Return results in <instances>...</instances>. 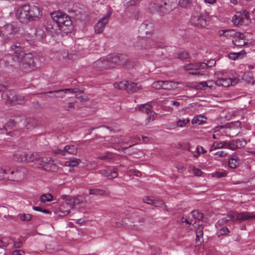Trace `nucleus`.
<instances>
[{"mask_svg": "<svg viewBox=\"0 0 255 255\" xmlns=\"http://www.w3.org/2000/svg\"><path fill=\"white\" fill-rule=\"evenodd\" d=\"M10 49L14 54V58H16L19 67L23 72H28L33 69L34 62L31 54H25L23 47L18 43L12 44Z\"/></svg>", "mask_w": 255, "mask_h": 255, "instance_id": "obj_1", "label": "nucleus"}, {"mask_svg": "<svg viewBox=\"0 0 255 255\" xmlns=\"http://www.w3.org/2000/svg\"><path fill=\"white\" fill-rule=\"evenodd\" d=\"M176 5V0H155L150 4L149 8L151 12L162 15L174 9Z\"/></svg>", "mask_w": 255, "mask_h": 255, "instance_id": "obj_2", "label": "nucleus"}, {"mask_svg": "<svg viewBox=\"0 0 255 255\" xmlns=\"http://www.w3.org/2000/svg\"><path fill=\"white\" fill-rule=\"evenodd\" d=\"M52 18H56L59 24V31L69 33L73 29L72 22L69 16L59 11L52 13Z\"/></svg>", "mask_w": 255, "mask_h": 255, "instance_id": "obj_3", "label": "nucleus"}, {"mask_svg": "<svg viewBox=\"0 0 255 255\" xmlns=\"http://www.w3.org/2000/svg\"><path fill=\"white\" fill-rule=\"evenodd\" d=\"M25 173V169L23 167H20L15 171L8 167L1 168L0 169V173L2 174L3 178L16 182L21 180L24 177Z\"/></svg>", "mask_w": 255, "mask_h": 255, "instance_id": "obj_4", "label": "nucleus"}, {"mask_svg": "<svg viewBox=\"0 0 255 255\" xmlns=\"http://www.w3.org/2000/svg\"><path fill=\"white\" fill-rule=\"evenodd\" d=\"M215 75L217 78L216 84L218 86L227 87L230 85H235L239 81V79H232L230 78H228L227 74L222 71L216 72Z\"/></svg>", "mask_w": 255, "mask_h": 255, "instance_id": "obj_5", "label": "nucleus"}, {"mask_svg": "<svg viewBox=\"0 0 255 255\" xmlns=\"http://www.w3.org/2000/svg\"><path fill=\"white\" fill-rule=\"evenodd\" d=\"M114 87L120 90H126L128 94L137 92L141 89L140 86H137L136 84L128 81L116 83L114 84Z\"/></svg>", "mask_w": 255, "mask_h": 255, "instance_id": "obj_6", "label": "nucleus"}, {"mask_svg": "<svg viewBox=\"0 0 255 255\" xmlns=\"http://www.w3.org/2000/svg\"><path fill=\"white\" fill-rule=\"evenodd\" d=\"M29 9V5H23L18 7L15 12V15L17 18L23 23H27L29 22L28 11Z\"/></svg>", "mask_w": 255, "mask_h": 255, "instance_id": "obj_7", "label": "nucleus"}, {"mask_svg": "<svg viewBox=\"0 0 255 255\" xmlns=\"http://www.w3.org/2000/svg\"><path fill=\"white\" fill-rule=\"evenodd\" d=\"M56 19H57L56 18H52V13H51V17L46 19L44 23L45 29L51 35L59 32V24Z\"/></svg>", "mask_w": 255, "mask_h": 255, "instance_id": "obj_8", "label": "nucleus"}, {"mask_svg": "<svg viewBox=\"0 0 255 255\" xmlns=\"http://www.w3.org/2000/svg\"><path fill=\"white\" fill-rule=\"evenodd\" d=\"M161 44L150 39L140 38L135 46L137 48L149 49L151 48H157Z\"/></svg>", "mask_w": 255, "mask_h": 255, "instance_id": "obj_9", "label": "nucleus"}, {"mask_svg": "<svg viewBox=\"0 0 255 255\" xmlns=\"http://www.w3.org/2000/svg\"><path fill=\"white\" fill-rule=\"evenodd\" d=\"M72 197H69L65 200V202L60 204L59 212L63 214L62 216H66L70 214V210L73 208L74 204Z\"/></svg>", "mask_w": 255, "mask_h": 255, "instance_id": "obj_10", "label": "nucleus"}, {"mask_svg": "<svg viewBox=\"0 0 255 255\" xmlns=\"http://www.w3.org/2000/svg\"><path fill=\"white\" fill-rule=\"evenodd\" d=\"M111 12L108 11L105 15L99 20L95 27L96 33H101L103 31L105 25L108 23L109 18L111 16Z\"/></svg>", "mask_w": 255, "mask_h": 255, "instance_id": "obj_11", "label": "nucleus"}, {"mask_svg": "<svg viewBox=\"0 0 255 255\" xmlns=\"http://www.w3.org/2000/svg\"><path fill=\"white\" fill-rule=\"evenodd\" d=\"M84 91L82 89H79L78 88L75 89H60L55 91H50L46 92V93H50L52 94H57L59 95H63L64 94H75L79 95L83 93Z\"/></svg>", "mask_w": 255, "mask_h": 255, "instance_id": "obj_12", "label": "nucleus"}, {"mask_svg": "<svg viewBox=\"0 0 255 255\" xmlns=\"http://www.w3.org/2000/svg\"><path fill=\"white\" fill-rule=\"evenodd\" d=\"M3 100L8 106H12L16 104H22L25 101V97H4Z\"/></svg>", "mask_w": 255, "mask_h": 255, "instance_id": "obj_13", "label": "nucleus"}, {"mask_svg": "<svg viewBox=\"0 0 255 255\" xmlns=\"http://www.w3.org/2000/svg\"><path fill=\"white\" fill-rule=\"evenodd\" d=\"M41 16L42 12L39 8L35 6L31 7L29 6L28 11L29 22L37 20L41 18Z\"/></svg>", "mask_w": 255, "mask_h": 255, "instance_id": "obj_14", "label": "nucleus"}, {"mask_svg": "<svg viewBox=\"0 0 255 255\" xmlns=\"http://www.w3.org/2000/svg\"><path fill=\"white\" fill-rule=\"evenodd\" d=\"M190 23L195 27L200 28L206 26L207 21L204 16L194 15L191 17Z\"/></svg>", "mask_w": 255, "mask_h": 255, "instance_id": "obj_15", "label": "nucleus"}, {"mask_svg": "<svg viewBox=\"0 0 255 255\" xmlns=\"http://www.w3.org/2000/svg\"><path fill=\"white\" fill-rule=\"evenodd\" d=\"M240 124V123H237L236 124H230L229 128L226 130V134L228 136L232 137L238 135L240 132V129L239 128Z\"/></svg>", "mask_w": 255, "mask_h": 255, "instance_id": "obj_16", "label": "nucleus"}, {"mask_svg": "<svg viewBox=\"0 0 255 255\" xmlns=\"http://www.w3.org/2000/svg\"><path fill=\"white\" fill-rule=\"evenodd\" d=\"M99 173L109 179L115 178L118 176V169L116 167L100 170Z\"/></svg>", "mask_w": 255, "mask_h": 255, "instance_id": "obj_17", "label": "nucleus"}, {"mask_svg": "<svg viewBox=\"0 0 255 255\" xmlns=\"http://www.w3.org/2000/svg\"><path fill=\"white\" fill-rule=\"evenodd\" d=\"M240 213L237 212H230L229 214L225 217L220 219L218 220L217 224L219 225H223L226 223H227L231 220L235 218L236 220H241V219H237V214H240Z\"/></svg>", "mask_w": 255, "mask_h": 255, "instance_id": "obj_18", "label": "nucleus"}, {"mask_svg": "<svg viewBox=\"0 0 255 255\" xmlns=\"http://www.w3.org/2000/svg\"><path fill=\"white\" fill-rule=\"evenodd\" d=\"M108 60L104 58L100 59L94 63V68L98 70H102L104 69L109 68L108 66Z\"/></svg>", "mask_w": 255, "mask_h": 255, "instance_id": "obj_19", "label": "nucleus"}, {"mask_svg": "<svg viewBox=\"0 0 255 255\" xmlns=\"http://www.w3.org/2000/svg\"><path fill=\"white\" fill-rule=\"evenodd\" d=\"M216 85V82L209 80L201 82L198 86L199 89L209 91L214 89Z\"/></svg>", "mask_w": 255, "mask_h": 255, "instance_id": "obj_20", "label": "nucleus"}, {"mask_svg": "<svg viewBox=\"0 0 255 255\" xmlns=\"http://www.w3.org/2000/svg\"><path fill=\"white\" fill-rule=\"evenodd\" d=\"M106 59L108 60L109 68H114L116 65L121 62L120 57L118 55H109Z\"/></svg>", "mask_w": 255, "mask_h": 255, "instance_id": "obj_21", "label": "nucleus"}, {"mask_svg": "<svg viewBox=\"0 0 255 255\" xmlns=\"http://www.w3.org/2000/svg\"><path fill=\"white\" fill-rule=\"evenodd\" d=\"M88 97H77V100L75 101L74 103L71 102L68 104L67 105H65L64 106V108L65 110L69 111L70 108H74L75 104H76V106L77 107H80L81 105H79L78 104L79 101L80 102H86L87 100H88Z\"/></svg>", "mask_w": 255, "mask_h": 255, "instance_id": "obj_22", "label": "nucleus"}, {"mask_svg": "<svg viewBox=\"0 0 255 255\" xmlns=\"http://www.w3.org/2000/svg\"><path fill=\"white\" fill-rule=\"evenodd\" d=\"M152 23L148 21L144 22L139 27L140 30L141 31H144L146 35L150 34L152 31Z\"/></svg>", "mask_w": 255, "mask_h": 255, "instance_id": "obj_23", "label": "nucleus"}, {"mask_svg": "<svg viewBox=\"0 0 255 255\" xmlns=\"http://www.w3.org/2000/svg\"><path fill=\"white\" fill-rule=\"evenodd\" d=\"M240 163L239 158L235 154L232 156L228 160V165L230 168L234 169L237 167Z\"/></svg>", "mask_w": 255, "mask_h": 255, "instance_id": "obj_24", "label": "nucleus"}, {"mask_svg": "<svg viewBox=\"0 0 255 255\" xmlns=\"http://www.w3.org/2000/svg\"><path fill=\"white\" fill-rule=\"evenodd\" d=\"M237 219H241L242 221L248 220L251 219L255 218V213L243 212L240 213V214H237Z\"/></svg>", "mask_w": 255, "mask_h": 255, "instance_id": "obj_25", "label": "nucleus"}, {"mask_svg": "<svg viewBox=\"0 0 255 255\" xmlns=\"http://www.w3.org/2000/svg\"><path fill=\"white\" fill-rule=\"evenodd\" d=\"M58 169V166L54 163L53 160L50 158V161L45 165L44 170L49 172H56Z\"/></svg>", "mask_w": 255, "mask_h": 255, "instance_id": "obj_26", "label": "nucleus"}, {"mask_svg": "<svg viewBox=\"0 0 255 255\" xmlns=\"http://www.w3.org/2000/svg\"><path fill=\"white\" fill-rule=\"evenodd\" d=\"M242 14L240 12H237L232 18V22L236 26L242 25L244 23V18L242 17Z\"/></svg>", "mask_w": 255, "mask_h": 255, "instance_id": "obj_27", "label": "nucleus"}, {"mask_svg": "<svg viewBox=\"0 0 255 255\" xmlns=\"http://www.w3.org/2000/svg\"><path fill=\"white\" fill-rule=\"evenodd\" d=\"M35 38L38 41H41L46 37V33L44 30L40 27L36 28L34 32Z\"/></svg>", "mask_w": 255, "mask_h": 255, "instance_id": "obj_28", "label": "nucleus"}, {"mask_svg": "<svg viewBox=\"0 0 255 255\" xmlns=\"http://www.w3.org/2000/svg\"><path fill=\"white\" fill-rule=\"evenodd\" d=\"M110 193L107 190L100 189L98 188H93L89 189V194L94 195H108Z\"/></svg>", "mask_w": 255, "mask_h": 255, "instance_id": "obj_29", "label": "nucleus"}, {"mask_svg": "<svg viewBox=\"0 0 255 255\" xmlns=\"http://www.w3.org/2000/svg\"><path fill=\"white\" fill-rule=\"evenodd\" d=\"M83 8L79 6L78 5L76 4L69 10V12L71 14L72 16H75L76 18H77L80 12H83Z\"/></svg>", "mask_w": 255, "mask_h": 255, "instance_id": "obj_30", "label": "nucleus"}, {"mask_svg": "<svg viewBox=\"0 0 255 255\" xmlns=\"http://www.w3.org/2000/svg\"><path fill=\"white\" fill-rule=\"evenodd\" d=\"M4 29L3 34L8 36V38L9 39L13 38L12 35L14 32H15L14 28L13 27V26L11 24L5 25L4 27Z\"/></svg>", "mask_w": 255, "mask_h": 255, "instance_id": "obj_31", "label": "nucleus"}, {"mask_svg": "<svg viewBox=\"0 0 255 255\" xmlns=\"http://www.w3.org/2000/svg\"><path fill=\"white\" fill-rule=\"evenodd\" d=\"M177 85L171 81H163L162 89L171 90L176 88Z\"/></svg>", "mask_w": 255, "mask_h": 255, "instance_id": "obj_32", "label": "nucleus"}, {"mask_svg": "<svg viewBox=\"0 0 255 255\" xmlns=\"http://www.w3.org/2000/svg\"><path fill=\"white\" fill-rule=\"evenodd\" d=\"M65 153L75 155L78 152L77 148L74 145H67L65 146Z\"/></svg>", "mask_w": 255, "mask_h": 255, "instance_id": "obj_33", "label": "nucleus"}, {"mask_svg": "<svg viewBox=\"0 0 255 255\" xmlns=\"http://www.w3.org/2000/svg\"><path fill=\"white\" fill-rule=\"evenodd\" d=\"M183 68L187 71L188 70H198L199 69H201V67L200 66V63H189L188 64L185 65L183 66Z\"/></svg>", "mask_w": 255, "mask_h": 255, "instance_id": "obj_34", "label": "nucleus"}, {"mask_svg": "<svg viewBox=\"0 0 255 255\" xmlns=\"http://www.w3.org/2000/svg\"><path fill=\"white\" fill-rule=\"evenodd\" d=\"M41 156V154L37 152H33L30 154L26 153L27 162H32L34 161H38Z\"/></svg>", "mask_w": 255, "mask_h": 255, "instance_id": "obj_35", "label": "nucleus"}, {"mask_svg": "<svg viewBox=\"0 0 255 255\" xmlns=\"http://www.w3.org/2000/svg\"><path fill=\"white\" fill-rule=\"evenodd\" d=\"M206 121V118L203 116H197L194 117L192 119L191 123L192 124H196L198 125H200L205 123Z\"/></svg>", "mask_w": 255, "mask_h": 255, "instance_id": "obj_36", "label": "nucleus"}, {"mask_svg": "<svg viewBox=\"0 0 255 255\" xmlns=\"http://www.w3.org/2000/svg\"><path fill=\"white\" fill-rule=\"evenodd\" d=\"M97 158L102 160L110 161L111 160L114 158V154L112 152L107 151L105 152L103 155L98 157Z\"/></svg>", "mask_w": 255, "mask_h": 255, "instance_id": "obj_37", "label": "nucleus"}, {"mask_svg": "<svg viewBox=\"0 0 255 255\" xmlns=\"http://www.w3.org/2000/svg\"><path fill=\"white\" fill-rule=\"evenodd\" d=\"M13 159L18 162L26 161L27 160L26 159V153L25 152H22L20 154L15 153L13 155Z\"/></svg>", "mask_w": 255, "mask_h": 255, "instance_id": "obj_38", "label": "nucleus"}, {"mask_svg": "<svg viewBox=\"0 0 255 255\" xmlns=\"http://www.w3.org/2000/svg\"><path fill=\"white\" fill-rule=\"evenodd\" d=\"M139 110L149 115L150 113H152L151 106L148 103L140 105L138 106Z\"/></svg>", "mask_w": 255, "mask_h": 255, "instance_id": "obj_39", "label": "nucleus"}, {"mask_svg": "<svg viewBox=\"0 0 255 255\" xmlns=\"http://www.w3.org/2000/svg\"><path fill=\"white\" fill-rule=\"evenodd\" d=\"M242 79L248 83H251L252 85L254 84L255 80L251 72L245 73L242 77Z\"/></svg>", "mask_w": 255, "mask_h": 255, "instance_id": "obj_40", "label": "nucleus"}, {"mask_svg": "<svg viewBox=\"0 0 255 255\" xmlns=\"http://www.w3.org/2000/svg\"><path fill=\"white\" fill-rule=\"evenodd\" d=\"M26 125L25 128L27 129H31L34 128L37 125V121L33 118H28L26 119Z\"/></svg>", "mask_w": 255, "mask_h": 255, "instance_id": "obj_41", "label": "nucleus"}, {"mask_svg": "<svg viewBox=\"0 0 255 255\" xmlns=\"http://www.w3.org/2000/svg\"><path fill=\"white\" fill-rule=\"evenodd\" d=\"M81 162V160L78 158H73L69 161H67L65 163V165L66 166L74 167L78 165Z\"/></svg>", "mask_w": 255, "mask_h": 255, "instance_id": "obj_42", "label": "nucleus"}, {"mask_svg": "<svg viewBox=\"0 0 255 255\" xmlns=\"http://www.w3.org/2000/svg\"><path fill=\"white\" fill-rule=\"evenodd\" d=\"M51 157H47L45 156H40L39 158L38 162L39 165L42 167L43 169L44 170V167H45V165H46L47 163L50 161Z\"/></svg>", "mask_w": 255, "mask_h": 255, "instance_id": "obj_43", "label": "nucleus"}, {"mask_svg": "<svg viewBox=\"0 0 255 255\" xmlns=\"http://www.w3.org/2000/svg\"><path fill=\"white\" fill-rule=\"evenodd\" d=\"M236 33V31L234 29H227L222 31V33L220 34V36H224L227 38L234 37Z\"/></svg>", "mask_w": 255, "mask_h": 255, "instance_id": "obj_44", "label": "nucleus"}, {"mask_svg": "<svg viewBox=\"0 0 255 255\" xmlns=\"http://www.w3.org/2000/svg\"><path fill=\"white\" fill-rule=\"evenodd\" d=\"M191 213L193 217L198 221H201L204 218V214L198 210H194Z\"/></svg>", "mask_w": 255, "mask_h": 255, "instance_id": "obj_45", "label": "nucleus"}, {"mask_svg": "<svg viewBox=\"0 0 255 255\" xmlns=\"http://www.w3.org/2000/svg\"><path fill=\"white\" fill-rule=\"evenodd\" d=\"M226 141H223L219 143L214 142L213 144L212 148L211 149L210 151H213L217 148H226Z\"/></svg>", "mask_w": 255, "mask_h": 255, "instance_id": "obj_46", "label": "nucleus"}, {"mask_svg": "<svg viewBox=\"0 0 255 255\" xmlns=\"http://www.w3.org/2000/svg\"><path fill=\"white\" fill-rule=\"evenodd\" d=\"M216 64V61L214 59H211L208 61L207 63L205 62H201L200 66L202 69H205L207 67H211L213 66H214Z\"/></svg>", "mask_w": 255, "mask_h": 255, "instance_id": "obj_47", "label": "nucleus"}, {"mask_svg": "<svg viewBox=\"0 0 255 255\" xmlns=\"http://www.w3.org/2000/svg\"><path fill=\"white\" fill-rule=\"evenodd\" d=\"M63 58L65 59L67 62L69 61H73L76 59V56L72 54H69L66 51H64L62 53Z\"/></svg>", "mask_w": 255, "mask_h": 255, "instance_id": "obj_48", "label": "nucleus"}, {"mask_svg": "<svg viewBox=\"0 0 255 255\" xmlns=\"http://www.w3.org/2000/svg\"><path fill=\"white\" fill-rule=\"evenodd\" d=\"M237 148L244 147L246 145V141L244 138L234 139Z\"/></svg>", "mask_w": 255, "mask_h": 255, "instance_id": "obj_49", "label": "nucleus"}, {"mask_svg": "<svg viewBox=\"0 0 255 255\" xmlns=\"http://www.w3.org/2000/svg\"><path fill=\"white\" fill-rule=\"evenodd\" d=\"M89 17L88 12L86 11L84 8L83 9V12H80L79 16L77 18V19H80L82 21H86L88 20Z\"/></svg>", "mask_w": 255, "mask_h": 255, "instance_id": "obj_50", "label": "nucleus"}, {"mask_svg": "<svg viewBox=\"0 0 255 255\" xmlns=\"http://www.w3.org/2000/svg\"><path fill=\"white\" fill-rule=\"evenodd\" d=\"M53 196L51 194H44L40 196V200L43 203L51 201Z\"/></svg>", "mask_w": 255, "mask_h": 255, "instance_id": "obj_51", "label": "nucleus"}, {"mask_svg": "<svg viewBox=\"0 0 255 255\" xmlns=\"http://www.w3.org/2000/svg\"><path fill=\"white\" fill-rule=\"evenodd\" d=\"M226 148L230 149L233 150L238 149L236 147V144H235L234 139L230 141H226Z\"/></svg>", "mask_w": 255, "mask_h": 255, "instance_id": "obj_52", "label": "nucleus"}, {"mask_svg": "<svg viewBox=\"0 0 255 255\" xmlns=\"http://www.w3.org/2000/svg\"><path fill=\"white\" fill-rule=\"evenodd\" d=\"M149 205H153L156 207H159L164 205V202L160 200L154 199L153 201H151V202L149 203Z\"/></svg>", "mask_w": 255, "mask_h": 255, "instance_id": "obj_53", "label": "nucleus"}, {"mask_svg": "<svg viewBox=\"0 0 255 255\" xmlns=\"http://www.w3.org/2000/svg\"><path fill=\"white\" fill-rule=\"evenodd\" d=\"M18 216L22 221H29L32 218V215L30 214H20Z\"/></svg>", "mask_w": 255, "mask_h": 255, "instance_id": "obj_54", "label": "nucleus"}, {"mask_svg": "<svg viewBox=\"0 0 255 255\" xmlns=\"http://www.w3.org/2000/svg\"><path fill=\"white\" fill-rule=\"evenodd\" d=\"M163 81H157L154 82L152 84V88L156 89H162Z\"/></svg>", "mask_w": 255, "mask_h": 255, "instance_id": "obj_55", "label": "nucleus"}, {"mask_svg": "<svg viewBox=\"0 0 255 255\" xmlns=\"http://www.w3.org/2000/svg\"><path fill=\"white\" fill-rule=\"evenodd\" d=\"M190 120L187 118L183 120H179L177 121V126L178 127H183L189 122Z\"/></svg>", "mask_w": 255, "mask_h": 255, "instance_id": "obj_56", "label": "nucleus"}, {"mask_svg": "<svg viewBox=\"0 0 255 255\" xmlns=\"http://www.w3.org/2000/svg\"><path fill=\"white\" fill-rule=\"evenodd\" d=\"M53 153L56 155H59L61 156H63L66 155L65 151V148H64L63 149H55L53 150Z\"/></svg>", "mask_w": 255, "mask_h": 255, "instance_id": "obj_57", "label": "nucleus"}, {"mask_svg": "<svg viewBox=\"0 0 255 255\" xmlns=\"http://www.w3.org/2000/svg\"><path fill=\"white\" fill-rule=\"evenodd\" d=\"M189 54L187 52L182 51L178 55V58L181 60H185L188 58Z\"/></svg>", "mask_w": 255, "mask_h": 255, "instance_id": "obj_58", "label": "nucleus"}, {"mask_svg": "<svg viewBox=\"0 0 255 255\" xmlns=\"http://www.w3.org/2000/svg\"><path fill=\"white\" fill-rule=\"evenodd\" d=\"M234 44L238 46H242L246 44V42L244 40H240V39H234L233 40Z\"/></svg>", "mask_w": 255, "mask_h": 255, "instance_id": "obj_59", "label": "nucleus"}, {"mask_svg": "<svg viewBox=\"0 0 255 255\" xmlns=\"http://www.w3.org/2000/svg\"><path fill=\"white\" fill-rule=\"evenodd\" d=\"M152 113H150L149 115H148V117L146 119V124H148L150 121H153L155 119V116L156 115L155 113L152 114Z\"/></svg>", "mask_w": 255, "mask_h": 255, "instance_id": "obj_60", "label": "nucleus"}, {"mask_svg": "<svg viewBox=\"0 0 255 255\" xmlns=\"http://www.w3.org/2000/svg\"><path fill=\"white\" fill-rule=\"evenodd\" d=\"M234 38H235V39H240V40H244L245 36L244 33H242L238 32L236 31V33L235 34Z\"/></svg>", "mask_w": 255, "mask_h": 255, "instance_id": "obj_61", "label": "nucleus"}, {"mask_svg": "<svg viewBox=\"0 0 255 255\" xmlns=\"http://www.w3.org/2000/svg\"><path fill=\"white\" fill-rule=\"evenodd\" d=\"M191 0H179V4L182 7H186L188 4H190Z\"/></svg>", "mask_w": 255, "mask_h": 255, "instance_id": "obj_62", "label": "nucleus"}, {"mask_svg": "<svg viewBox=\"0 0 255 255\" xmlns=\"http://www.w3.org/2000/svg\"><path fill=\"white\" fill-rule=\"evenodd\" d=\"M196 235L197 236L203 237V227L202 225H199L196 231Z\"/></svg>", "mask_w": 255, "mask_h": 255, "instance_id": "obj_63", "label": "nucleus"}, {"mask_svg": "<svg viewBox=\"0 0 255 255\" xmlns=\"http://www.w3.org/2000/svg\"><path fill=\"white\" fill-rule=\"evenodd\" d=\"M241 13L242 14V17L244 18V20L245 19L247 20H249L250 18L249 16V12L246 10H244L243 11H240Z\"/></svg>", "mask_w": 255, "mask_h": 255, "instance_id": "obj_64", "label": "nucleus"}]
</instances>
